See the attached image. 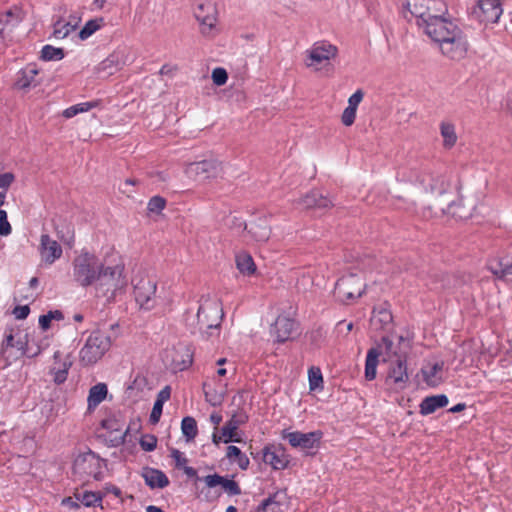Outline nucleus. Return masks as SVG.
Here are the masks:
<instances>
[{"label":"nucleus","instance_id":"obj_1","mask_svg":"<svg viewBox=\"0 0 512 512\" xmlns=\"http://www.w3.org/2000/svg\"><path fill=\"white\" fill-rule=\"evenodd\" d=\"M223 316L220 300L207 295L200 298L196 316L191 322L190 319H187V321L189 326L210 337L215 333L219 334Z\"/></svg>","mask_w":512,"mask_h":512},{"label":"nucleus","instance_id":"obj_2","mask_svg":"<svg viewBox=\"0 0 512 512\" xmlns=\"http://www.w3.org/2000/svg\"><path fill=\"white\" fill-rule=\"evenodd\" d=\"M448 6L444 1L432 0L428 6V16L418 26L439 48L448 42Z\"/></svg>","mask_w":512,"mask_h":512},{"label":"nucleus","instance_id":"obj_3","mask_svg":"<svg viewBox=\"0 0 512 512\" xmlns=\"http://www.w3.org/2000/svg\"><path fill=\"white\" fill-rule=\"evenodd\" d=\"M102 266L103 263L98 260L95 254L81 251L72 262L73 279L81 287L96 285Z\"/></svg>","mask_w":512,"mask_h":512},{"label":"nucleus","instance_id":"obj_4","mask_svg":"<svg viewBox=\"0 0 512 512\" xmlns=\"http://www.w3.org/2000/svg\"><path fill=\"white\" fill-rule=\"evenodd\" d=\"M127 286V279L124 276V265L121 263L113 266L103 264L101 273L96 282L97 292L102 293L107 299H113L118 292H122Z\"/></svg>","mask_w":512,"mask_h":512},{"label":"nucleus","instance_id":"obj_5","mask_svg":"<svg viewBox=\"0 0 512 512\" xmlns=\"http://www.w3.org/2000/svg\"><path fill=\"white\" fill-rule=\"evenodd\" d=\"M111 339L108 335L100 332H92L85 340L79 351V360L82 365L90 366L97 363L110 349Z\"/></svg>","mask_w":512,"mask_h":512},{"label":"nucleus","instance_id":"obj_6","mask_svg":"<svg viewBox=\"0 0 512 512\" xmlns=\"http://www.w3.org/2000/svg\"><path fill=\"white\" fill-rule=\"evenodd\" d=\"M383 345L385 349L383 352L385 354L384 361L390 363L386 381L388 384H394L398 389H403L409 379L406 360L402 356L397 355L390 340L384 338Z\"/></svg>","mask_w":512,"mask_h":512},{"label":"nucleus","instance_id":"obj_7","mask_svg":"<svg viewBox=\"0 0 512 512\" xmlns=\"http://www.w3.org/2000/svg\"><path fill=\"white\" fill-rule=\"evenodd\" d=\"M338 55V48L328 41H317L305 51L304 64L312 71H319L330 65Z\"/></svg>","mask_w":512,"mask_h":512},{"label":"nucleus","instance_id":"obj_8","mask_svg":"<svg viewBox=\"0 0 512 512\" xmlns=\"http://www.w3.org/2000/svg\"><path fill=\"white\" fill-rule=\"evenodd\" d=\"M134 298L140 309L152 310L157 303L156 282L147 275H137L133 280Z\"/></svg>","mask_w":512,"mask_h":512},{"label":"nucleus","instance_id":"obj_9","mask_svg":"<svg viewBox=\"0 0 512 512\" xmlns=\"http://www.w3.org/2000/svg\"><path fill=\"white\" fill-rule=\"evenodd\" d=\"M192 13L199 24L200 33L205 37L211 36L218 22L216 4L212 0H197Z\"/></svg>","mask_w":512,"mask_h":512},{"label":"nucleus","instance_id":"obj_10","mask_svg":"<svg viewBox=\"0 0 512 512\" xmlns=\"http://www.w3.org/2000/svg\"><path fill=\"white\" fill-rule=\"evenodd\" d=\"M223 171V163L216 158L189 163L185 168L186 175L196 181H206L222 177Z\"/></svg>","mask_w":512,"mask_h":512},{"label":"nucleus","instance_id":"obj_11","mask_svg":"<svg viewBox=\"0 0 512 512\" xmlns=\"http://www.w3.org/2000/svg\"><path fill=\"white\" fill-rule=\"evenodd\" d=\"M130 62L131 57L129 49L119 47L95 67V74L99 78H108Z\"/></svg>","mask_w":512,"mask_h":512},{"label":"nucleus","instance_id":"obj_12","mask_svg":"<svg viewBox=\"0 0 512 512\" xmlns=\"http://www.w3.org/2000/svg\"><path fill=\"white\" fill-rule=\"evenodd\" d=\"M163 360L174 371H183L193 362V349L188 344L178 343L164 351Z\"/></svg>","mask_w":512,"mask_h":512},{"label":"nucleus","instance_id":"obj_13","mask_svg":"<svg viewBox=\"0 0 512 512\" xmlns=\"http://www.w3.org/2000/svg\"><path fill=\"white\" fill-rule=\"evenodd\" d=\"M365 284L360 277L354 274L343 276L335 285V296L341 302L355 300L364 293Z\"/></svg>","mask_w":512,"mask_h":512},{"label":"nucleus","instance_id":"obj_14","mask_svg":"<svg viewBox=\"0 0 512 512\" xmlns=\"http://www.w3.org/2000/svg\"><path fill=\"white\" fill-rule=\"evenodd\" d=\"M503 13L500 0H478L472 15L482 23H496Z\"/></svg>","mask_w":512,"mask_h":512},{"label":"nucleus","instance_id":"obj_15","mask_svg":"<svg viewBox=\"0 0 512 512\" xmlns=\"http://www.w3.org/2000/svg\"><path fill=\"white\" fill-rule=\"evenodd\" d=\"M469 43L463 31L454 26L450 28V59L462 60L467 56Z\"/></svg>","mask_w":512,"mask_h":512},{"label":"nucleus","instance_id":"obj_16","mask_svg":"<svg viewBox=\"0 0 512 512\" xmlns=\"http://www.w3.org/2000/svg\"><path fill=\"white\" fill-rule=\"evenodd\" d=\"M39 253L41 260L48 265L53 264L62 256V247L52 239L48 234H42L40 237Z\"/></svg>","mask_w":512,"mask_h":512},{"label":"nucleus","instance_id":"obj_17","mask_svg":"<svg viewBox=\"0 0 512 512\" xmlns=\"http://www.w3.org/2000/svg\"><path fill=\"white\" fill-rule=\"evenodd\" d=\"M288 440L289 444L293 447H299L302 449H312L318 446L319 441L322 437L321 432H287L283 435Z\"/></svg>","mask_w":512,"mask_h":512},{"label":"nucleus","instance_id":"obj_18","mask_svg":"<svg viewBox=\"0 0 512 512\" xmlns=\"http://www.w3.org/2000/svg\"><path fill=\"white\" fill-rule=\"evenodd\" d=\"M22 20L23 13L18 7H12L0 14V37L5 40Z\"/></svg>","mask_w":512,"mask_h":512},{"label":"nucleus","instance_id":"obj_19","mask_svg":"<svg viewBox=\"0 0 512 512\" xmlns=\"http://www.w3.org/2000/svg\"><path fill=\"white\" fill-rule=\"evenodd\" d=\"M101 426L107 430V435L112 446H119L124 443L128 429L115 416L108 417L101 422Z\"/></svg>","mask_w":512,"mask_h":512},{"label":"nucleus","instance_id":"obj_20","mask_svg":"<svg viewBox=\"0 0 512 512\" xmlns=\"http://www.w3.org/2000/svg\"><path fill=\"white\" fill-rule=\"evenodd\" d=\"M38 74L39 70L35 65L29 64L25 66L16 74L14 83L15 88L26 92L31 88L36 87L39 84V81L37 80Z\"/></svg>","mask_w":512,"mask_h":512},{"label":"nucleus","instance_id":"obj_21","mask_svg":"<svg viewBox=\"0 0 512 512\" xmlns=\"http://www.w3.org/2000/svg\"><path fill=\"white\" fill-rule=\"evenodd\" d=\"M71 366L72 361L70 357L56 351L54 353V365L50 370V374L53 375V381L58 385L64 383Z\"/></svg>","mask_w":512,"mask_h":512},{"label":"nucleus","instance_id":"obj_22","mask_svg":"<svg viewBox=\"0 0 512 512\" xmlns=\"http://www.w3.org/2000/svg\"><path fill=\"white\" fill-rule=\"evenodd\" d=\"M248 417L243 412L232 414L230 420L222 427L223 442H240L237 430L239 426L247 421Z\"/></svg>","mask_w":512,"mask_h":512},{"label":"nucleus","instance_id":"obj_23","mask_svg":"<svg viewBox=\"0 0 512 512\" xmlns=\"http://www.w3.org/2000/svg\"><path fill=\"white\" fill-rule=\"evenodd\" d=\"M488 270L498 279L512 280V256H504L489 261Z\"/></svg>","mask_w":512,"mask_h":512},{"label":"nucleus","instance_id":"obj_24","mask_svg":"<svg viewBox=\"0 0 512 512\" xmlns=\"http://www.w3.org/2000/svg\"><path fill=\"white\" fill-rule=\"evenodd\" d=\"M295 329V322L287 316H278L271 333L278 342H285L290 339L292 332Z\"/></svg>","mask_w":512,"mask_h":512},{"label":"nucleus","instance_id":"obj_25","mask_svg":"<svg viewBox=\"0 0 512 512\" xmlns=\"http://www.w3.org/2000/svg\"><path fill=\"white\" fill-rule=\"evenodd\" d=\"M16 331L14 328H7L5 332V338L1 344V357L4 360V366L11 365L14 361L19 358V355L13 353V348L16 344Z\"/></svg>","mask_w":512,"mask_h":512},{"label":"nucleus","instance_id":"obj_26","mask_svg":"<svg viewBox=\"0 0 512 512\" xmlns=\"http://www.w3.org/2000/svg\"><path fill=\"white\" fill-rule=\"evenodd\" d=\"M457 199L453 200L450 203V215L453 217L459 219V220H466L473 216L475 206L472 201H469L467 204L464 203V197L460 193V190H457Z\"/></svg>","mask_w":512,"mask_h":512},{"label":"nucleus","instance_id":"obj_27","mask_svg":"<svg viewBox=\"0 0 512 512\" xmlns=\"http://www.w3.org/2000/svg\"><path fill=\"white\" fill-rule=\"evenodd\" d=\"M263 461L276 470L284 469L288 464L285 452L280 448L273 447H266L263 450Z\"/></svg>","mask_w":512,"mask_h":512},{"label":"nucleus","instance_id":"obj_28","mask_svg":"<svg viewBox=\"0 0 512 512\" xmlns=\"http://www.w3.org/2000/svg\"><path fill=\"white\" fill-rule=\"evenodd\" d=\"M301 204L307 209H328L333 206L330 199L319 191H311L301 199Z\"/></svg>","mask_w":512,"mask_h":512},{"label":"nucleus","instance_id":"obj_29","mask_svg":"<svg viewBox=\"0 0 512 512\" xmlns=\"http://www.w3.org/2000/svg\"><path fill=\"white\" fill-rule=\"evenodd\" d=\"M142 476L147 486L151 489L159 488L162 489L169 484L168 477L158 469L145 468L142 472Z\"/></svg>","mask_w":512,"mask_h":512},{"label":"nucleus","instance_id":"obj_30","mask_svg":"<svg viewBox=\"0 0 512 512\" xmlns=\"http://www.w3.org/2000/svg\"><path fill=\"white\" fill-rule=\"evenodd\" d=\"M247 233L254 241L264 243L271 236V228L265 220H259L249 225Z\"/></svg>","mask_w":512,"mask_h":512},{"label":"nucleus","instance_id":"obj_31","mask_svg":"<svg viewBox=\"0 0 512 512\" xmlns=\"http://www.w3.org/2000/svg\"><path fill=\"white\" fill-rule=\"evenodd\" d=\"M447 404L448 398L444 394L429 396L422 400L420 404V413L423 415H429L439 408L445 407Z\"/></svg>","mask_w":512,"mask_h":512},{"label":"nucleus","instance_id":"obj_32","mask_svg":"<svg viewBox=\"0 0 512 512\" xmlns=\"http://www.w3.org/2000/svg\"><path fill=\"white\" fill-rule=\"evenodd\" d=\"M80 18L77 16H71L69 21L58 20L54 24L53 36L56 39H64L76 30Z\"/></svg>","mask_w":512,"mask_h":512},{"label":"nucleus","instance_id":"obj_33","mask_svg":"<svg viewBox=\"0 0 512 512\" xmlns=\"http://www.w3.org/2000/svg\"><path fill=\"white\" fill-rule=\"evenodd\" d=\"M107 394L108 388L105 383H98L92 386L87 398L88 409H95L102 401L105 400Z\"/></svg>","mask_w":512,"mask_h":512},{"label":"nucleus","instance_id":"obj_34","mask_svg":"<svg viewBox=\"0 0 512 512\" xmlns=\"http://www.w3.org/2000/svg\"><path fill=\"white\" fill-rule=\"evenodd\" d=\"M226 457L231 463H236L241 470H246L249 467V458L237 446H228Z\"/></svg>","mask_w":512,"mask_h":512},{"label":"nucleus","instance_id":"obj_35","mask_svg":"<svg viewBox=\"0 0 512 512\" xmlns=\"http://www.w3.org/2000/svg\"><path fill=\"white\" fill-rule=\"evenodd\" d=\"M100 105L99 100L94 101H88V102H82L75 105H72L62 112V116L66 119H70L80 113L88 112Z\"/></svg>","mask_w":512,"mask_h":512},{"label":"nucleus","instance_id":"obj_36","mask_svg":"<svg viewBox=\"0 0 512 512\" xmlns=\"http://www.w3.org/2000/svg\"><path fill=\"white\" fill-rule=\"evenodd\" d=\"M236 266L240 273L250 276L256 272V265L251 255L248 253H239L236 256Z\"/></svg>","mask_w":512,"mask_h":512},{"label":"nucleus","instance_id":"obj_37","mask_svg":"<svg viewBox=\"0 0 512 512\" xmlns=\"http://www.w3.org/2000/svg\"><path fill=\"white\" fill-rule=\"evenodd\" d=\"M381 354L377 349H370L366 356L365 378L369 381L375 379L378 365V357Z\"/></svg>","mask_w":512,"mask_h":512},{"label":"nucleus","instance_id":"obj_38","mask_svg":"<svg viewBox=\"0 0 512 512\" xmlns=\"http://www.w3.org/2000/svg\"><path fill=\"white\" fill-rule=\"evenodd\" d=\"M283 498V494L275 493L273 496L269 497L262 503L257 512H283L284 509L281 502Z\"/></svg>","mask_w":512,"mask_h":512},{"label":"nucleus","instance_id":"obj_39","mask_svg":"<svg viewBox=\"0 0 512 512\" xmlns=\"http://www.w3.org/2000/svg\"><path fill=\"white\" fill-rule=\"evenodd\" d=\"M103 26L104 19L102 17L91 19L87 21L83 28L80 30L79 38L81 40H86Z\"/></svg>","mask_w":512,"mask_h":512},{"label":"nucleus","instance_id":"obj_40","mask_svg":"<svg viewBox=\"0 0 512 512\" xmlns=\"http://www.w3.org/2000/svg\"><path fill=\"white\" fill-rule=\"evenodd\" d=\"M181 431L187 442L192 441L198 433L195 419L190 416L184 417L181 422Z\"/></svg>","mask_w":512,"mask_h":512},{"label":"nucleus","instance_id":"obj_41","mask_svg":"<svg viewBox=\"0 0 512 512\" xmlns=\"http://www.w3.org/2000/svg\"><path fill=\"white\" fill-rule=\"evenodd\" d=\"M440 370L441 369L438 366V364L427 365V366L423 367L422 374H423L424 381L429 386L438 385L439 381H440V377L438 376V373Z\"/></svg>","mask_w":512,"mask_h":512},{"label":"nucleus","instance_id":"obj_42","mask_svg":"<svg viewBox=\"0 0 512 512\" xmlns=\"http://www.w3.org/2000/svg\"><path fill=\"white\" fill-rule=\"evenodd\" d=\"M392 321L391 313L384 309L374 310L373 316L371 318V322L374 326L378 328H384L386 325L390 324Z\"/></svg>","mask_w":512,"mask_h":512},{"label":"nucleus","instance_id":"obj_43","mask_svg":"<svg viewBox=\"0 0 512 512\" xmlns=\"http://www.w3.org/2000/svg\"><path fill=\"white\" fill-rule=\"evenodd\" d=\"M64 58L62 48H56L51 45H45L41 50V59L44 61H58Z\"/></svg>","mask_w":512,"mask_h":512},{"label":"nucleus","instance_id":"obj_44","mask_svg":"<svg viewBox=\"0 0 512 512\" xmlns=\"http://www.w3.org/2000/svg\"><path fill=\"white\" fill-rule=\"evenodd\" d=\"M76 499L84 506L92 507L101 503L102 495L95 492L85 491L81 494L76 495Z\"/></svg>","mask_w":512,"mask_h":512},{"label":"nucleus","instance_id":"obj_45","mask_svg":"<svg viewBox=\"0 0 512 512\" xmlns=\"http://www.w3.org/2000/svg\"><path fill=\"white\" fill-rule=\"evenodd\" d=\"M308 380L310 390L322 389L323 377L321 370L317 367H311L308 371Z\"/></svg>","mask_w":512,"mask_h":512},{"label":"nucleus","instance_id":"obj_46","mask_svg":"<svg viewBox=\"0 0 512 512\" xmlns=\"http://www.w3.org/2000/svg\"><path fill=\"white\" fill-rule=\"evenodd\" d=\"M43 349L44 347L38 340H36L33 336H29L27 344L24 348V356L31 358L36 357L41 354Z\"/></svg>","mask_w":512,"mask_h":512},{"label":"nucleus","instance_id":"obj_47","mask_svg":"<svg viewBox=\"0 0 512 512\" xmlns=\"http://www.w3.org/2000/svg\"><path fill=\"white\" fill-rule=\"evenodd\" d=\"M166 206V200L161 196H153L147 204V210L150 213L159 214Z\"/></svg>","mask_w":512,"mask_h":512},{"label":"nucleus","instance_id":"obj_48","mask_svg":"<svg viewBox=\"0 0 512 512\" xmlns=\"http://www.w3.org/2000/svg\"><path fill=\"white\" fill-rule=\"evenodd\" d=\"M204 393L206 400L213 406L220 405L224 399V394L222 392L218 393L206 384H204Z\"/></svg>","mask_w":512,"mask_h":512},{"label":"nucleus","instance_id":"obj_49","mask_svg":"<svg viewBox=\"0 0 512 512\" xmlns=\"http://www.w3.org/2000/svg\"><path fill=\"white\" fill-rule=\"evenodd\" d=\"M212 80H213V83L217 86H222L224 85L227 80H228V74L226 72V70L224 68H215L213 71H212Z\"/></svg>","mask_w":512,"mask_h":512},{"label":"nucleus","instance_id":"obj_50","mask_svg":"<svg viewBox=\"0 0 512 512\" xmlns=\"http://www.w3.org/2000/svg\"><path fill=\"white\" fill-rule=\"evenodd\" d=\"M12 233V226L8 221L7 212L0 209V236H8Z\"/></svg>","mask_w":512,"mask_h":512},{"label":"nucleus","instance_id":"obj_51","mask_svg":"<svg viewBox=\"0 0 512 512\" xmlns=\"http://www.w3.org/2000/svg\"><path fill=\"white\" fill-rule=\"evenodd\" d=\"M29 334L27 333H22V331H20L19 329H17L16 331V344H15V348H17L18 350V354L19 357L20 356H24V348L27 344V341L29 339Z\"/></svg>","mask_w":512,"mask_h":512},{"label":"nucleus","instance_id":"obj_52","mask_svg":"<svg viewBox=\"0 0 512 512\" xmlns=\"http://www.w3.org/2000/svg\"><path fill=\"white\" fill-rule=\"evenodd\" d=\"M221 487L232 496L239 495L241 493V489L237 482L234 480L226 479L223 477V481L221 483Z\"/></svg>","mask_w":512,"mask_h":512},{"label":"nucleus","instance_id":"obj_53","mask_svg":"<svg viewBox=\"0 0 512 512\" xmlns=\"http://www.w3.org/2000/svg\"><path fill=\"white\" fill-rule=\"evenodd\" d=\"M15 181V175L12 172H5L0 174V189L1 192H7L10 186Z\"/></svg>","mask_w":512,"mask_h":512},{"label":"nucleus","instance_id":"obj_54","mask_svg":"<svg viewBox=\"0 0 512 512\" xmlns=\"http://www.w3.org/2000/svg\"><path fill=\"white\" fill-rule=\"evenodd\" d=\"M140 446L144 451H153L157 446V438L153 435H145L140 440Z\"/></svg>","mask_w":512,"mask_h":512},{"label":"nucleus","instance_id":"obj_55","mask_svg":"<svg viewBox=\"0 0 512 512\" xmlns=\"http://www.w3.org/2000/svg\"><path fill=\"white\" fill-rule=\"evenodd\" d=\"M364 97V92L361 89L356 90L349 98H348V106L347 108L353 109L357 111L359 104L362 102Z\"/></svg>","mask_w":512,"mask_h":512},{"label":"nucleus","instance_id":"obj_56","mask_svg":"<svg viewBox=\"0 0 512 512\" xmlns=\"http://www.w3.org/2000/svg\"><path fill=\"white\" fill-rule=\"evenodd\" d=\"M162 409H163V400L162 399H157L154 402V405H153V408H152V411H151V414H150V421L153 424H156V423L159 422V419H160L161 414H162Z\"/></svg>","mask_w":512,"mask_h":512},{"label":"nucleus","instance_id":"obj_57","mask_svg":"<svg viewBox=\"0 0 512 512\" xmlns=\"http://www.w3.org/2000/svg\"><path fill=\"white\" fill-rule=\"evenodd\" d=\"M356 112L357 111L347 108V107L344 109V111L341 115V121L344 126L349 127V126L353 125V123L355 122V118H356Z\"/></svg>","mask_w":512,"mask_h":512},{"label":"nucleus","instance_id":"obj_58","mask_svg":"<svg viewBox=\"0 0 512 512\" xmlns=\"http://www.w3.org/2000/svg\"><path fill=\"white\" fill-rule=\"evenodd\" d=\"M222 481L223 477L218 474L207 475L206 477H204V482L209 488L221 486Z\"/></svg>","mask_w":512,"mask_h":512},{"label":"nucleus","instance_id":"obj_59","mask_svg":"<svg viewBox=\"0 0 512 512\" xmlns=\"http://www.w3.org/2000/svg\"><path fill=\"white\" fill-rule=\"evenodd\" d=\"M29 313H30V309L27 305L16 306L13 309V315L15 316L16 319H19V320L27 318Z\"/></svg>","mask_w":512,"mask_h":512},{"label":"nucleus","instance_id":"obj_60","mask_svg":"<svg viewBox=\"0 0 512 512\" xmlns=\"http://www.w3.org/2000/svg\"><path fill=\"white\" fill-rule=\"evenodd\" d=\"M171 456L178 467H183L187 463V459L184 454L177 449L172 450Z\"/></svg>","mask_w":512,"mask_h":512},{"label":"nucleus","instance_id":"obj_61","mask_svg":"<svg viewBox=\"0 0 512 512\" xmlns=\"http://www.w3.org/2000/svg\"><path fill=\"white\" fill-rule=\"evenodd\" d=\"M54 319L53 312H49L45 315H41L39 317V325L43 330H46L50 327L51 320Z\"/></svg>","mask_w":512,"mask_h":512},{"label":"nucleus","instance_id":"obj_62","mask_svg":"<svg viewBox=\"0 0 512 512\" xmlns=\"http://www.w3.org/2000/svg\"><path fill=\"white\" fill-rule=\"evenodd\" d=\"M78 502H79L78 500H74L72 497H66L62 500L61 503L63 506H67L70 509H77V508H79Z\"/></svg>","mask_w":512,"mask_h":512},{"label":"nucleus","instance_id":"obj_63","mask_svg":"<svg viewBox=\"0 0 512 512\" xmlns=\"http://www.w3.org/2000/svg\"><path fill=\"white\" fill-rule=\"evenodd\" d=\"M169 397H170V389H169V387H165L164 389H162L160 391V393L158 394L157 399H162L163 402H164V401L168 400Z\"/></svg>","mask_w":512,"mask_h":512},{"label":"nucleus","instance_id":"obj_64","mask_svg":"<svg viewBox=\"0 0 512 512\" xmlns=\"http://www.w3.org/2000/svg\"><path fill=\"white\" fill-rule=\"evenodd\" d=\"M105 490H106V493H111V494H113L116 497H120L121 496V490L118 487H116V486H113V485L107 486L105 488Z\"/></svg>","mask_w":512,"mask_h":512}]
</instances>
